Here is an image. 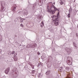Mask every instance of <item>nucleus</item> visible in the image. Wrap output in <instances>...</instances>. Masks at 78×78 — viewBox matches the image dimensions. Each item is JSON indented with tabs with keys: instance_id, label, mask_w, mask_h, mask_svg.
I'll return each instance as SVG.
<instances>
[{
	"instance_id": "nucleus-1",
	"label": "nucleus",
	"mask_w": 78,
	"mask_h": 78,
	"mask_svg": "<svg viewBox=\"0 0 78 78\" xmlns=\"http://www.w3.org/2000/svg\"><path fill=\"white\" fill-rule=\"evenodd\" d=\"M52 5H53L52 2H50L49 3L47 8L48 9L49 12H50L51 14L53 15V14H55L56 11H59V10L55 7L54 5H53V8L54 9V10H52V9H53V7H51Z\"/></svg>"
},
{
	"instance_id": "nucleus-2",
	"label": "nucleus",
	"mask_w": 78,
	"mask_h": 78,
	"mask_svg": "<svg viewBox=\"0 0 78 78\" xmlns=\"http://www.w3.org/2000/svg\"><path fill=\"white\" fill-rule=\"evenodd\" d=\"M36 46V44H34L31 45L29 44L27 46V48H32L34 47V48Z\"/></svg>"
},
{
	"instance_id": "nucleus-3",
	"label": "nucleus",
	"mask_w": 78,
	"mask_h": 78,
	"mask_svg": "<svg viewBox=\"0 0 78 78\" xmlns=\"http://www.w3.org/2000/svg\"><path fill=\"white\" fill-rule=\"evenodd\" d=\"M51 17L53 18V21H54V20H58V16L55 15H53Z\"/></svg>"
},
{
	"instance_id": "nucleus-4",
	"label": "nucleus",
	"mask_w": 78,
	"mask_h": 78,
	"mask_svg": "<svg viewBox=\"0 0 78 78\" xmlns=\"http://www.w3.org/2000/svg\"><path fill=\"white\" fill-rule=\"evenodd\" d=\"M54 24H55L56 26H58L59 25V22L58 21V20H54L53 21Z\"/></svg>"
},
{
	"instance_id": "nucleus-5",
	"label": "nucleus",
	"mask_w": 78,
	"mask_h": 78,
	"mask_svg": "<svg viewBox=\"0 0 78 78\" xmlns=\"http://www.w3.org/2000/svg\"><path fill=\"white\" fill-rule=\"evenodd\" d=\"M10 69V68H7L6 69L5 71V73H6V74H8V72L9 71V69Z\"/></svg>"
},
{
	"instance_id": "nucleus-6",
	"label": "nucleus",
	"mask_w": 78,
	"mask_h": 78,
	"mask_svg": "<svg viewBox=\"0 0 78 78\" xmlns=\"http://www.w3.org/2000/svg\"><path fill=\"white\" fill-rule=\"evenodd\" d=\"M68 64L69 66H71L72 65V63L70 62V60H68Z\"/></svg>"
},
{
	"instance_id": "nucleus-7",
	"label": "nucleus",
	"mask_w": 78,
	"mask_h": 78,
	"mask_svg": "<svg viewBox=\"0 0 78 78\" xmlns=\"http://www.w3.org/2000/svg\"><path fill=\"white\" fill-rule=\"evenodd\" d=\"M24 14H25V15H27V14H28V12L27 11L24 10Z\"/></svg>"
},
{
	"instance_id": "nucleus-8",
	"label": "nucleus",
	"mask_w": 78,
	"mask_h": 78,
	"mask_svg": "<svg viewBox=\"0 0 78 78\" xmlns=\"http://www.w3.org/2000/svg\"><path fill=\"white\" fill-rule=\"evenodd\" d=\"M67 60H72V58L71 57H68L67 58Z\"/></svg>"
},
{
	"instance_id": "nucleus-9",
	"label": "nucleus",
	"mask_w": 78,
	"mask_h": 78,
	"mask_svg": "<svg viewBox=\"0 0 78 78\" xmlns=\"http://www.w3.org/2000/svg\"><path fill=\"white\" fill-rule=\"evenodd\" d=\"M30 66L32 67V69H34V66L32 64H30Z\"/></svg>"
},
{
	"instance_id": "nucleus-10",
	"label": "nucleus",
	"mask_w": 78,
	"mask_h": 78,
	"mask_svg": "<svg viewBox=\"0 0 78 78\" xmlns=\"http://www.w3.org/2000/svg\"><path fill=\"white\" fill-rule=\"evenodd\" d=\"M63 3H64V2L62 1V0H60V5H63Z\"/></svg>"
},
{
	"instance_id": "nucleus-11",
	"label": "nucleus",
	"mask_w": 78,
	"mask_h": 78,
	"mask_svg": "<svg viewBox=\"0 0 78 78\" xmlns=\"http://www.w3.org/2000/svg\"><path fill=\"white\" fill-rule=\"evenodd\" d=\"M50 72L49 71H47L46 73V75H48L49 74H50Z\"/></svg>"
},
{
	"instance_id": "nucleus-12",
	"label": "nucleus",
	"mask_w": 78,
	"mask_h": 78,
	"mask_svg": "<svg viewBox=\"0 0 78 78\" xmlns=\"http://www.w3.org/2000/svg\"><path fill=\"white\" fill-rule=\"evenodd\" d=\"M14 60L15 61H17V57H16L14 58Z\"/></svg>"
},
{
	"instance_id": "nucleus-13",
	"label": "nucleus",
	"mask_w": 78,
	"mask_h": 78,
	"mask_svg": "<svg viewBox=\"0 0 78 78\" xmlns=\"http://www.w3.org/2000/svg\"><path fill=\"white\" fill-rule=\"evenodd\" d=\"M5 8V7L2 6L1 7V9H2V10H3V9H4Z\"/></svg>"
},
{
	"instance_id": "nucleus-14",
	"label": "nucleus",
	"mask_w": 78,
	"mask_h": 78,
	"mask_svg": "<svg viewBox=\"0 0 78 78\" xmlns=\"http://www.w3.org/2000/svg\"><path fill=\"white\" fill-rule=\"evenodd\" d=\"M14 53H15V51H13L12 52L11 54H12V55H13V54H14Z\"/></svg>"
},
{
	"instance_id": "nucleus-15",
	"label": "nucleus",
	"mask_w": 78,
	"mask_h": 78,
	"mask_svg": "<svg viewBox=\"0 0 78 78\" xmlns=\"http://www.w3.org/2000/svg\"><path fill=\"white\" fill-rule=\"evenodd\" d=\"M68 17L69 18H70V14H69L68 15Z\"/></svg>"
},
{
	"instance_id": "nucleus-16",
	"label": "nucleus",
	"mask_w": 78,
	"mask_h": 78,
	"mask_svg": "<svg viewBox=\"0 0 78 78\" xmlns=\"http://www.w3.org/2000/svg\"><path fill=\"white\" fill-rule=\"evenodd\" d=\"M41 23L42 24L43 26H44V22H43V21L41 22Z\"/></svg>"
},
{
	"instance_id": "nucleus-17",
	"label": "nucleus",
	"mask_w": 78,
	"mask_h": 78,
	"mask_svg": "<svg viewBox=\"0 0 78 78\" xmlns=\"http://www.w3.org/2000/svg\"><path fill=\"white\" fill-rule=\"evenodd\" d=\"M20 21L21 22H23V20L22 19H21V18H20Z\"/></svg>"
},
{
	"instance_id": "nucleus-18",
	"label": "nucleus",
	"mask_w": 78,
	"mask_h": 78,
	"mask_svg": "<svg viewBox=\"0 0 78 78\" xmlns=\"http://www.w3.org/2000/svg\"><path fill=\"white\" fill-rule=\"evenodd\" d=\"M16 5H15L14 6V9H16Z\"/></svg>"
},
{
	"instance_id": "nucleus-19",
	"label": "nucleus",
	"mask_w": 78,
	"mask_h": 78,
	"mask_svg": "<svg viewBox=\"0 0 78 78\" xmlns=\"http://www.w3.org/2000/svg\"><path fill=\"white\" fill-rule=\"evenodd\" d=\"M76 36H77V37H78V35L77 33H76Z\"/></svg>"
},
{
	"instance_id": "nucleus-20",
	"label": "nucleus",
	"mask_w": 78,
	"mask_h": 78,
	"mask_svg": "<svg viewBox=\"0 0 78 78\" xmlns=\"http://www.w3.org/2000/svg\"><path fill=\"white\" fill-rule=\"evenodd\" d=\"M66 69L67 70H69V67H67L66 68Z\"/></svg>"
},
{
	"instance_id": "nucleus-21",
	"label": "nucleus",
	"mask_w": 78,
	"mask_h": 78,
	"mask_svg": "<svg viewBox=\"0 0 78 78\" xmlns=\"http://www.w3.org/2000/svg\"><path fill=\"white\" fill-rule=\"evenodd\" d=\"M20 26H21V27H23V24H21Z\"/></svg>"
},
{
	"instance_id": "nucleus-22",
	"label": "nucleus",
	"mask_w": 78,
	"mask_h": 78,
	"mask_svg": "<svg viewBox=\"0 0 78 78\" xmlns=\"http://www.w3.org/2000/svg\"><path fill=\"white\" fill-rule=\"evenodd\" d=\"M73 44L74 46H75L76 45V44H75V42L73 43Z\"/></svg>"
},
{
	"instance_id": "nucleus-23",
	"label": "nucleus",
	"mask_w": 78,
	"mask_h": 78,
	"mask_svg": "<svg viewBox=\"0 0 78 78\" xmlns=\"http://www.w3.org/2000/svg\"><path fill=\"white\" fill-rule=\"evenodd\" d=\"M41 17H42V16H40L39 17V19H41Z\"/></svg>"
},
{
	"instance_id": "nucleus-24",
	"label": "nucleus",
	"mask_w": 78,
	"mask_h": 78,
	"mask_svg": "<svg viewBox=\"0 0 78 78\" xmlns=\"http://www.w3.org/2000/svg\"><path fill=\"white\" fill-rule=\"evenodd\" d=\"M38 55H40V53H39V52H38Z\"/></svg>"
},
{
	"instance_id": "nucleus-25",
	"label": "nucleus",
	"mask_w": 78,
	"mask_h": 78,
	"mask_svg": "<svg viewBox=\"0 0 78 78\" xmlns=\"http://www.w3.org/2000/svg\"><path fill=\"white\" fill-rule=\"evenodd\" d=\"M41 27H43V26L42 25H41Z\"/></svg>"
},
{
	"instance_id": "nucleus-26",
	"label": "nucleus",
	"mask_w": 78,
	"mask_h": 78,
	"mask_svg": "<svg viewBox=\"0 0 78 78\" xmlns=\"http://www.w3.org/2000/svg\"><path fill=\"white\" fill-rule=\"evenodd\" d=\"M53 4H54V5H55V2H53Z\"/></svg>"
},
{
	"instance_id": "nucleus-27",
	"label": "nucleus",
	"mask_w": 78,
	"mask_h": 78,
	"mask_svg": "<svg viewBox=\"0 0 78 78\" xmlns=\"http://www.w3.org/2000/svg\"><path fill=\"white\" fill-rule=\"evenodd\" d=\"M63 5H65V3H63Z\"/></svg>"
},
{
	"instance_id": "nucleus-28",
	"label": "nucleus",
	"mask_w": 78,
	"mask_h": 78,
	"mask_svg": "<svg viewBox=\"0 0 78 78\" xmlns=\"http://www.w3.org/2000/svg\"><path fill=\"white\" fill-rule=\"evenodd\" d=\"M39 66V64L38 65V67Z\"/></svg>"
},
{
	"instance_id": "nucleus-29",
	"label": "nucleus",
	"mask_w": 78,
	"mask_h": 78,
	"mask_svg": "<svg viewBox=\"0 0 78 78\" xmlns=\"http://www.w3.org/2000/svg\"><path fill=\"white\" fill-rule=\"evenodd\" d=\"M23 20H25V19H23Z\"/></svg>"
},
{
	"instance_id": "nucleus-30",
	"label": "nucleus",
	"mask_w": 78,
	"mask_h": 78,
	"mask_svg": "<svg viewBox=\"0 0 78 78\" xmlns=\"http://www.w3.org/2000/svg\"><path fill=\"white\" fill-rule=\"evenodd\" d=\"M15 11V10H13V11Z\"/></svg>"
},
{
	"instance_id": "nucleus-31",
	"label": "nucleus",
	"mask_w": 78,
	"mask_h": 78,
	"mask_svg": "<svg viewBox=\"0 0 78 78\" xmlns=\"http://www.w3.org/2000/svg\"><path fill=\"white\" fill-rule=\"evenodd\" d=\"M0 53H1V52H0Z\"/></svg>"
}]
</instances>
